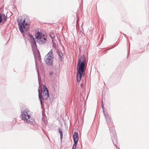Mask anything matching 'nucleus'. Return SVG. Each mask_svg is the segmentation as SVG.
I'll list each match as a JSON object with an SVG mask.
<instances>
[{"label": "nucleus", "instance_id": "9d476101", "mask_svg": "<svg viewBox=\"0 0 149 149\" xmlns=\"http://www.w3.org/2000/svg\"><path fill=\"white\" fill-rule=\"evenodd\" d=\"M77 143V142L74 141V144H73L72 146V149H75Z\"/></svg>", "mask_w": 149, "mask_h": 149}, {"label": "nucleus", "instance_id": "7ed1b4c3", "mask_svg": "<svg viewBox=\"0 0 149 149\" xmlns=\"http://www.w3.org/2000/svg\"><path fill=\"white\" fill-rule=\"evenodd\" d=\"M17 22L19 30L21 32H24L27 30L29 25L27 23L25 22V19L23 20L22 19H19L17 20Z\"/></svg>", "mask_w": 149, "mask_h": 149}, {"label": "nucleus", "instance_id": "6e6552de", "mask_svg": "<svg viewBox=\"0 0 149 149\" xmlns=\"http://www.w3.org/2000/svg\"><path fill=\"white\" fill-rule=\"evenodd\" d=\"M78 136L77 133L75 132L74 133L73 137L74 141L78 142Z\"/></svg>", "mask_w": 149, "mask_h": 149}, {"label": "nucleus", "instance_id": "f03ea898", "mask_svg": "<svg viewBox=\"0 0 149 149\" xmlns=\"http://www.w3.org/2000/svg\"><path fill=\"white\" fill-rule=\"evenodd\" d=\"M40 93L39 89L38 90L39 98H42L43 100L47 99L49 97V93L47 88L44 85H41L40 86Z\"/></svg>", "mask_w": 149, "mask_h": 149}, {"label": "nucleus", "instance_id": "20e7f679", "mask_svg": "<svg viewBox=\"0 0 149 149\" xmlns=\"http://www.w3.org/2000/svg\"><path fill=\"white\" fill-rule=\"evenodd\" d=\"M29 110L27 109H26L23 111L21 114V118L24 120L30 123L33 121V120L31 118V116L29 113Z\"/></svg>", "mask_w": 149, "mask_h": 149}, {"label": "nucleus", "instance_id": "9b49d317", "mask_svg": "<svg viewBox=\"0 0 149 149\" xmlns=\"http://www.w3.org/2000/svg\"><path fill=\"white\" fill-rule=\"evenodd\" d=\"M58 130H59V133L60 134V135L61 136V138L62 137V131L61 130V129L59 128H58Z\"/></svg>", "mask_w": 149, "mask_h": 149}, {"label": "nucleus", "instance_id": "0eeeda50", "mask_svg": "<svg viewBox=\"0 0 149 149\" xmlns=\"http://www.w3.org/2000/svg\"><path fill=\"white\" fill-rule=\"evenodd\" d=\"M6 20V17L4 14H0V24L2 21L3 22Z\"/></svg>", "mask_w": 149, "mask_h": 149}, {"label": "nucleus", "instance_id": "f8f14e48", "mask_svg": "<svg viewBox=\"0 0 149 149\" xmlns=\"http://www.w3.org/2000/svg\"><path fill=\"white\" fill-rule=\"evenodd\" d=\"M50 36L52 38H54L55 37V35L52 33H50Z\"/></svg>", "mask_w": 149, "mask_h": 149}, {"label": "nucleus", "instance_id": "ddd939ff", "mask_svg": "<svg viewBox=\"0 0 149 149\" xmlns=\"http://www.w3.org/2000/svg\"><path fill=\"white\" fill-rule=\"evenodd\" d=\"M103 105H102V107H103Z\"/></svg>", "mask_w": 149, "mask_h": 149}, {"label": "nucleus", "instance_id": "423d86ee", "mask_svg": "<svg viewBox=\"0 0 149 149\" xmlns=\"http://www.w3.org/2000/svg\"><path fill=\"white\" fill-rule=\"evenodd\" d=\"M36 33L35 35L36 38L39 40H40L39 42L40 43H42L45 42L46 39L45 37V36L41 32L39 31L36 32Z\"/></svg>", "mask_w": 149, "mask_h": 149}, {"label": "nucleus", "instance_id": "1a4fd4ad", "mask_svg": "<svg viewBox=\"0 0 149 149\" xmlns=\"http://www.w3.org/2000/svg\"><path fill=\"white\" fill-rule=\"evenodd\" d=\"M29 36L31 38V40L32 42L35 45H36V41L35 40V39L33 36L31 34L29 35Z\"/></svg>", "mask_w": 149, "mask_h": 149}, {"label": "nucleus", "instance_id": "f257e3e1", "mask_svg": "<svg viewBox=\"0 0 149 149\" xmlns=\"http://www.w3.org/2000/svg\"><path fill=\"white\" fill-rule=\"evenodd\" d=\"M86 63V59L83 56H81L78 60L76 75L77 80L78 82L80 81L82 77L84 75L85 66Z\"/></svg>", "mask_w": 149, "mask_h": 149}, {"label": "nucleus", "instance_id": "39448f33", "mask_svg": "<svg viewBox=\"0 0 149 149\" xmlns=\"http://www.w3.org/2000/svg\"><path fill=\"white\" fill-rule=\"evenodd\" d=\"M53 54L52 52L50 51L46 55L45 57V62L49 65L52 64L53 60Z\"/></svg>", "mask_w": 149, "mask_h": 149}]
</instances>
